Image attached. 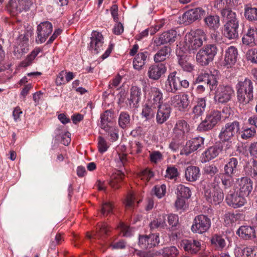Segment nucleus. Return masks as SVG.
I'll return each instance as SVG.
<instances>
[{
  "label": "nucleus",
  "mask_w": 257,
  "mask_h": 257,
  "mask_svg": "<svg viewBox=\"0 0 257 257\" xmlns=\"http://www.w3.org/2000/svg\"><path fill=\"white\" fill-rule=\"evenodd\" d=\"M222 16L225 21L222 33L228 39H235L238 37L239 21L236 14L232 11L224 10Z\"/></svg>",
  "instance_id": "obj_1"
},
{
  "label": "nucleus",
  "mask_w": 257,
  "mask_h": 257,
  "mask_svg": "<svg viewBox=\"0 0 257 257\" xmlns=\"http://www.w3.org/2000/svg\"><path fill=\"white\" fill-rule=\"evenodd\" d=\"M206 35L203 30L197 29L191 34L185 36V42L187 50L190 53H194L206 40Z\"/></svg>",
  "instance_id": "obj_2"
},
{
  "label": "nucleus",
  "mask_w": 257,
  "mask_h": 257,
  "mask_svg": "<svg viewBox=\"0 0 257 257\" xmlns=\"http://www.w3.org/2000/svg\"><path fill=\"white\" fill-rule=\"evenodd\" d=\"M220 182V177L217 175L214 178L213 187L205 188L204 196L206 200L212 204H219L224 199L223 191L218 186Z\"/></svg>",
  "instance_id": "obj_3"
},
{
  "label": "nucleus",
  "mask_w": 257,
  "mask_h": 257,
  "mask_svg": "<svg viewBox=\"0 0 257 257\" xmlns=\"http://www.w3.org/2000/svg\"><path fill=\"white\" fill-rule=\"evenodd\" d=\"M238 101L243 105L246 104L253 98V86L248 79L239 81L236 85Z\"/></svg>",
  "instance_id": "obj_4"
},
{
  "label": "nucleus",
  "mask_w": 257,
  "mask_h": 257,
  "mask_svg": "<svg viewBox=\"0 0 257 257\" xmlns=\"http://www.w3.org/2000/svg\"><path fill=\"white\" fill-rule=\"evenodd\" d=\"M217 51L218 49L215 45H206L197 53L196 61L201 66H206L213 61Z\"/></svg>",
  "instance_id": "obj_5"
},
{
  "label": "nucleus",
  "mask_w": 257,
  "mask_h": 257,
  "mask_svg": "<svg viewBox=\"0 0 257 257\" xmlns=\"http://www.w3.org/2000/svg\"><path fill=\"white\" fill-rule=\"evenodd\" d=\"M221 118V112L213 110L208 113L204 120L198 125L197 130L200 132H204L212 129Z\"/></svg>",
  "instance_id": "obj_6"
},
{
  "label": "nucleus",
  "mask_w": 257,
  "mask_h": 257,
  "mask_svg": "<svg viewBox=\"0 0 257 257\" xmlns=\"http://www.w3.org/2000/svg\"><path fill=\"white\" fill-rule=\"evenodd\" d=\"M239 130L240 124L237 121L226 123L221 128L218 137L221 141H230L238 134Z\"/></svg>",
  "instance_id": "obj_7"
},
{
  "label": "nucleus",
  "mask_w": 257,
  "mask_h": 257,
  "mask_svg": "<svg viewBox=\"0 0 257 257\" xmlns=\"http://www.w3.org/2000/svg\"><path fill=\"white\" fill-rule=\"evenodd\" d=\"M210 225L209 218L204 215H199L194 219L191 229L194 233L202 234L208 230Z\"/></svg>",
  "instance_id": "obj_8"
},
{
  "label": "nucleus",
  "mask_w": 257,
  "mask_h": 257,
  "mask_svg": "<svg viewBox=\"0 0 257 257\" xmlns=\"http://www.w3.org/2000/svg\"><path fill=\"white\" fill-rule=\"evenodd\" d=\"M233 94L234 90L231 86L220 85L216 91L214 100L218 103H225L230 100Z\"/></svg>",
  "instance_id": "obj_9"
},
{
  "label": "nucleus",
  "mask_w": 257,
  "mask_h": 257,
  "mask_svg": "<svg viewBox=\"0 0 257 257\" xmlns=\"http://www.w3.org/2000/svg\"><path fill=\"white\" fill-rule=\"evenodd\" d=\"M204 147V139L200 137L194 138L187 142L183 149L181 151V154L188 156L198 149H202Z\"/></svg>",
  "instance_id": "obj_10"
},
{
  "label": "nucleus",
  "mask_w": 257,
  "mask_h": 257,
  "mask_svg": "<svg viewBox=\"0 0 257 257\" xmlns=\"http://www.w3.org/2000/svg\"><path fill=\"white\" fill-rule=\"evenodd\" d=\"M52 30L53 26L50 22L45 21L41 23L37 26L36 42L42 44L45 42L49 35L52 33Z\"/></svg>",
  "instance_id": "obj_11"
},
{
  "label": "nucleus",
  "mask_w": 257,
  "mask_h": 257,
  "mask_svg": "<svg viewBox=\"0 0 257 257\" xmlns=\"http://www.w3.org/2000/svg\"><path fill=\"white\" fill-rule=\"evenodd\" d=\"M170 103L171 106L178 110L184 111L189 104V96L185 93L176 94L171 97Z\"/></svg>",
  "instance_id": "obj_12"
},
{
  "label": "nucleus",
  "mask_w": 257,
  "mask_h": 257,
  "mask_svg": "<svg viewBox=\"0 0 257 257\" xmlns=\"http://www.w3.org/2000/svg\"><path fill=\"white\" fill-rule=\"evenodd\" d=\"M90 39L88 47L89 50L93 54L98 53L103 49V37L102 35L98 32L93 31Z\"/></svg>",
  "instance_id": "obj_13"
},
{
  "label": "nucleus",
  "mask_w": 257,
  "mask_h": 257,
  "mask_svg": "<svg viewBox=\"0 0 257 257\" xmlns=\"http://www.w3.org/2000/svg\"><path fill=\"white\" fill-rule=\"evenodd\" d=\"M142 89L137 86H133L130 89V97L127 99V105L131 108L136 109L140 106L142 98Z\"/></svg>",
  "instance_id": "obj_14"
},
{
  "label": "nucleus",
  "mask_w": 257,
  "mask_h": 257,
  "mask_svg": "<svg viewBox=\"0 0 257 257\" xmlns=\"http://www.w3.org/2000/svg\"><path fill=\"white\" fill-rule=\"evenodd\" d=\"M205 15V11L201 8L191 9L183 15L182 21L186 24H189L201 19Z\"/></svg>",
  "instance_id": "obj_15"
},
{
  "label": "nucleus",
  "mask_w": 257,
  "mask_h": 257,
  "mask_svg": "<svg viewBox=\"0 0 257 257\" xmlns=\"http://www.w3.org/2000/svg\"><path fill=\"white\" fill-rule=\"evenodd\" d=\"M179 77L177 75V72L171 73L165 83L164 89L167 92L175 93L180 90Z\"/></svg>",
  "instance_id": "obj_16"
},
{
  "label": "nucleus",
  "mask_w": 257,
  "mask_h": 257,
  "mask_svg": "<svg viewBox=\"0 0 257 257\" xmlns=\"http://www.w3.org/2000/svg\"><path fill=\"white\" fill-rule=\"evenodd\" d=\"M245 196L240 194L238 191H230L226 197V201L228 205L234 208L243 206L246 202Z\"/></svg>",
  "instance_id": "obj_17"
},
{
  "label": "nucleus",
  "mask_w": 257,
  "mask_h": 257,
  "mask_svg": "<svg viewBox=\"0 0 257 257\" xmlns=\"http://www.w3.org/2000/svg\"><path fill=\"white\" fill-rule=\"evenodd\" d=\"M236 188L240 194L247 197L252 189V182L251 180L246 177L238 178L236 181Z\"/></svg>",
  "instance_id": "obj_18"
},
{
  "label": "nucleus",
  "mask_w": 257,
  "mask_h": 257,
  "mask_svg": "<svg viewBox=\"0 0 257 257\" xmlns=\"http://www.w3.org/2000/svg\"><path fill=\"white\" fill-rule=\"evenodd\" d=\"M189 130V125L185 120H178L173 128L174 135L179 140H183L187 137Z\"/></svg>",
  "instance_id": "obj_19"
},
{
  "label": "nucleus",
  "mask_w": 257,
  "mask_h": 257,
  "mask_svg": "<svg viewBox=\"0 0 257 257\" xmlns=\"http://www.w3.org/2000/svg\"><path fill=\"white\" fill-rule=\"evenodd\" d=\"M159 243L158 234L142 235L139 238V245L143 248H151L156 246Z\"/></svg>",
  "instance_id": "obj_20"
},
{
  "label": "nucleus",
  "mask_w": 257,
  "mask_h": 257,
  "mask_svg": "<svg viewBox=\"0 0 257 257\" xmlns=\"http://www.w3.org/2000/svg\"><path fill=\"white\" fill-rule=\"evenodd\" d=\"M180 245L186 251L191 254L197 253L200 250L201 246L200 242L195 239L182 240Z\"/></svg>",
  "instance_id": "obj_21"
},
{
  "label": "nucleus",
  "mask_w": 257,
  "mask_h": 257,
  "mask_svg": "<svg viewBox=\"0 0 257 257\" xmlns=\"http://www.w3.org/2000/svg\"><path fill=\"white\" fill-rule=\"evenodd\" d=\"M33 3V0H10L9 6L13 11L20 13L29 10Z\"/></svg>",
  "instance_id": "obj_22"
},
{
  "label": "nucleus",
  "mask_w": 257,
  "mask_h": 257,
  "mask_svg": "<svg viewBox=\"0 0 257 257\" xmlns=\"http://www.w3.org/2000/svg\"><path fill=\"white\" fill-rule=\"evenodd\" d=\"M166 70V67L164 63L154 64L149 68L148 76L151 79L158 80Z\"/></svg>",
  "instance_id": "obj_23"
},
{
  "label": "nucleus",
  "mask_w": 257,
  "mask_h": 257,
  "mask_svg": "<svg viewBox=\"0 0 257 257\" xmlns=\"http://www.w3.org/2000/svg\"><path fill=\"white\" fill-rule=\"evenodd\" d=\"M149 99L148 103L152 105L154 107L162 105L163 93L158 88H151L149 92Z\"/></svg>",
  "instance_id": "obj_24"
},
{
  "label": "nucleus",
  "mask_w": 257,
  "mask_h": 257,
  "mask_svg": "<svg viewBox=\"0 0 257 257\" xmlns=\"http://www.w3.org/2000/svg\"><path fill=\"white\" fill-rule=\"evenodd\" d=\"M177 34V32L173 30L165 32L159 38L154 40V43L157 46H160L168 43H173L175 41Z\"/></svg>",
  "instance_id": "obj_25"
},
{
  "label": "nucleus",
  "mask_w": 257,
  "mask_h": 257,
  "mask_svg": "<svg viewBox=\"0 0 257 257\" xmlns=\"http://www.w3.org/2000/svg\"><path fill=\"white\" fill-rule=\"evenodd\" d=\"M206 102L205 98H199L192 110V119L196 120L202 116L205 112Z\"/></svg>",
  "instance_id": "obj_26"
},
{
  "label": "nucleus",
  "mask_w": 257,
  "mask_h": 257,
  "mask_svg": "<svg viewBox=\"0 0 257 257\" xmlns=\"http://www.w3.org/2000/svg\"><path fill=\"white\" fill-rule=\"evenodd\" d=\"M158 111L156 114V121L161 124L165 122L170 117L171 108L165 105L157 107Z\"/></svg>",
  "instance_id": "obj_27"
},
{
  "label": "nucleus",
  "mask_w": 257,
  "mask_h": 257,
  "mask_svg": "<svg viewBox=\"0 0 257 257\" xmlns=\"http://www.w3.org/2000/svg\"><path fill=\"white\" fill-rule=\"evenodd\" d=\"M238 5V0H215L214 7L221 10V14L224 10L232 11L231 8Z\"/></svg>",
  "instance_id": "obj_28"
},
{
  "label": "nucleus",
  "mask_w": 257,
  "mask_h": 257,
  "mask_svg": "<svg viewBox=\"0 0 257 257\" xmlns=\"http://www.w3.org/2000/svg\"><path fill=\"white\" fill-rule=\"evenodd\" d=\"M220 152L221 150L219 147L213 146L209 147L202 153V162L204 163L209 162L216 157Z\"/></svg>",
  "instance_id": "obj_29"
},
{
  "label": "nucleus",
  "mask_w": 257,
  "mask_h": 257,
  "mask_svg": "<svg viewBox=\"0 0 257 257\" xmlns=\"http://www.w3.org/2000/svg\"><path fill=\"white\" fill-rule=\"evenodd\" d=\"M237 50L234 46L229 47L225 51L224 61L226 65H233L236 61Z\"/></svg>",
  "instance_id": "obj_30"
},
{
  "label": "nucleus",
  "mask_w": 257,
  "mask_h": 257,
  "mask_svg": "<svg viewBox=\"0 0 257 257\" xmlns=\"http://www.w3.org/2000/svg\"><path fill=\"white\" fill-rule=\"evenodd\" d=\"M148 56L149 53L147 51L139 52L133 60L134 68L136 70H141L146 64Z\"/></svg>",
  "instance_id": "obj_31"
},
{
  "label": "nucleus",
  "mask_w": 257,
  "mask_h": 257,
  "mask_svg": "<svg viewBox=\"0 0 257 257\" xmlns=\"http://www.w3.org/2000/svg\"><path fill=\"white\" fill-rule=\"evenodd\" d=\"M200 176L199 168L196 166H189L185 171V177L188 181L194 182L196 181Z\"/></svg>",
  "instance_id": "obj_32"
},
{
  "label": "nucleus",
  "mask_w": 257,
  "mask_h": 257,
  "mask_svg": "<svg viewBox=\"0 0 257 257\" xmlns=\"http://www.w3.org/2000/svg\"><path fill=\"white\" fill-rule=\"evenodd\" d=\"M238 161L235 158H230L224 166V175L228 177H232L237 171Z\"/></svg>",
  "instance_id": "obj_33"
},
{
  "label": "nucleus",
  "mask_w": 257,
  "mask_h": 257,
  "mask_svg": "<svg viewBox=\"0 0 257 257\" xmlns=\"http://www.w3.org/2000/svg\"><path fill=\"white\" fill-rule=\"evenodd\" d=\"M236 233L244 239L255 238V229L251 226H242L238 228Z\"/></svg>",
  "instance_id": "obj_34"
},
{
  "label": "nucleus",
  "mask_w": 257,
  "mask_h": 257,
  "mask_svg": "<svg viewBox=\"0 0 257 257\" xmlns=\"http://www.w3.org/2000/svg\"><path fill=\"white\" fill-rule=\"evenodd\" d=\"M257 34V29L249 28L246 35L242 38L243 44L251 47L256 45L255 35Z\"/></svg>",
  "instance_id": "obj_35"
},
{
  "label": "nucleus",
  "mask_w": 257,
  "mask_h": 257,
  "mask_svg": "<svg viewBox=\"0 0 257 257\" xmlns=\"http://www.w3.org/2000/svg\"><path fill=\"white\" fill-rule=\"evenodd\" d=\"M171 53V48L164 46L159 50L154 56V60L156 63L165 61L169 57Z\"/></svg>",
  "instance_id": "obj_36"
},
{
  "label": "nucleus",
  "mask_w": 257,
  "mask_h": 257,
  "mask_svg": "<svg viewBox=\"0 0 257 257\" xmlns=\"http://www.w3.org/2000/svg\"><path fill=\"white\" fill-rule=\"evenodd\" d=\"M204 21L209 29L215 30L220 25L219 17L217 15H209L204 19Z\"/></svg>",
  "instance_id": "obj_37"
},
{
  "label": "nucleus",
  "mask_w": 257,
  "mask_h": 257,
  "mask_svg": "<svg viewBox=\"0 0 257 257\" xmlns=\"http://www.w3.org/2000/svg\"><path fill=\"white\" fill-rule=\"evenodd\" d=\"M113 113L109 110H106L103 113L101 114L100 126L102 129L107 128L110 126L109 124L112 120Z\"/></svg>",
  "instance_id": "obj_38"
},
{
  "label": "nucleus",
  "mask_w": 257,
  "mask_h": 257,
  "mask_svg": "<svg viewBox=\"0 0 257 257\" xmlns=\"http://www.w3.org/2000/svg\"><path fill=\"white\" fill-rule=\"evenodd\" d=\"M157 107H154L152 105L147 103L143 108L141 115L145 120L148 121L153 119L155 113V109Z\"/></svg>",
  "instance_id": "obj_39"
},
{
  "label": "nucleus",
  "mask_w": 257,
  "mask_h": 257,
  "mask_svg": "<svg viewBox=\"0 0 257 257\" xmlns=\"http://www.w3.org/2000/svg\"><path fill=\"white\" fill-rule=\"evenodd\" d=\"M249 153L251 156L252 158L251 159L250 161L252 160V163L253 164L252 166L253 168L250 171V176L252 177H255L257 175V172L255 170L256 167V158L257 157V145L256 143H254L252 144L249 147Z\"/></svg>",
  "instance_id": "obj_40"
},
{
  "label": "nucleus",
  "mask_w": 257,
  "mask_h": 257,
  "mask_svg": "<svg viewBox=\"0 0 257 257\" xmlns=\"http://www.w3.org/2000/svg\"><path fill=\"white\" fill-rule=\"evenodd\" d=\"M166 218L164 214L160 215L156 220H154L150 224V228L151 229L157 228L165 229L167 228V225L166 223Z\"/></svg>",
  "instance_id": "obj_41"
},
{
  "label": "nucleus",
  "mask_w": 257,
  "mask_h": 257,
  "mask_svg": "<svg viewBox=\"0 0 257 257\" xmlns=\"http://www.w3.org/2000/svg\"><path fill=\"white\" fill-rule=\"evenodd\" d=\"M235 251L236 253H241V256L244 257L245 255L246 257H255L256 256V251L255 247H246L243 248L237 247L235 249Z\"/></svg>",
  "instance_id": "obj_42"
},
{
  "label": "nucleus",
  "mask_w": 257,
  "mask_h": 257,
  "mask_svg": "<svg viewBox=\"0 0 257 257\" xmlns=\"http://www.w3.org/2000/svg\"><path fill=\"white\" fill-rule=\"evenodd\" d=\"M211 244L219 249H222L226 245V241L223 236L214 234L211 239Z\"/></svg>",
  "instance_id": "obj_43"
},
{
  "label": "nucleus",
  "mask_w": 257,
  "mask_h": 257,
  "mask_svg": "<svg viewBox=\"0 0 257 257\" xmlns=\"http://www.w3.org/2000/svg\"><path fill=\"white\" fill-rule=\"evenodd\" d=\"M109 229L107 228V225L106 224H102L99 226V229L93 235L87 233V236L88 238H101L104 234H107L108 232Z\"/></svg>",
  "instance_id": "obj_44"
},
{
  "label": "nucleus",
  "mask_w": 257,
  "mask_h": 257,
  "mask_svg": "<svg viewBox=\"0 0 257 257\" xmlns=\"http://www.w3.org/2000/svg\"><path fill=\"white\" fill-rule=\"evenodd\" d=\"M178 253V249L174 246L165 247L159 252V254H162L164 257H175Z\"/></svg>",
  "instance_id": "obj_45"
},
{
  "label": "nucleus",
  "mask_w": 257,
  "mask_h": 257,
  "mask_svg": "<svg viewBox=\"0 0 257 257\" xmlns=\"http://www.w3.org/2000/svg\"><path fill=\"white\" fill-rule=\"evenodd\" d=\"M131 118L130 115L126 112H121L118 118V124L122 128L127 127L130 124Z\"/></svg>",
  "instance_id": "obj_46"
},
{
  "label": "nucleus",
  "mask_w": 257,
  "mask_h": 257,
  "mask_svg": "<svg viewBox=\"0 0 257 257\" xmlns=\"http://www.w3.org/2000/svg\"><path fill=\"white\" fill-rule=\"evenodd\" d=\"M178 197L188 199L191 195L190 189L183 185L179 184L177 188Z\"/></svg>",
  "instance_id": "obj_47"
},
{
  "label": "nucleus",
  "mask_w": 257,
  "mask_h": 257,
  "mask_svg": "<svg viewBox=\"0 0 257 257\" xmlns=\"http://www.w3.org/2000/svg\"><path fill=\"white\" fill-rule=\"evenodd\" d=\"M223 144L220 147L221 152L224 156L230 155L233 153V147L232 141H222Z\"/></svg>",
  "instance_id": "obj_48"
},
{
  "label": "nucleus",
  "mask_w": 257,
  "mask_h": 257,
  "mask_svg": "<svg viewBox=\"0 0 257 257\" xmlns=\"http://www.w3.org/2000/svg\"><path fill=\"white\" fill-rule=\"evenodd\" d=\"M245 17L249 21L255 20L257 18V8L246 6L244 12Z\"/></svg>",
  "instance_id": "obj_49"
},
{
  "label": "nucleus",
  "mask_w": 257,
  "mask_h": 257,
  "mask_svg": "<svg viewBox=\"0 0 257 257\" xmlns=\"http://www.w3.org/2000/svg\"><path fill=\"white\" fill-rule=\"evenodd\" d=\"M42 50L40 48H35L31 53L28 55L25 61L22 63V66L23 67H27L30 65L33 60L38 55V54L42 52Z\"/></svg>",
  "instance_id": "obj_50"
},
{
  "label": "nucleus",
  "mask_w": 257,
  "mask_h": 257,
  "mask_svg": "<svg viewBox=\"0 0 257 257\" xmlns=\"http://www.w3.org/2000/svg\"><path fill=\"white\" fill-rule=\"evenodd\" d=\"M179 175L178 169L175 166L170 165L167 168L165 177L169 179L176 180Z\"/></svg>",
  "instance_id": "obj_51"
},
{
  "label": "nucleus",
  "mask_w": 257,
  "mask_h": 257,
  "mask_svg": "<svg viewBox=\"0 0 257 257\" xmlns=\"http://www.w3.org/2000/svg\"><path fill=\"white\" fill-rule=\"evenodd\" d=\"M123 176L124 175L121 172L114 175L112 177L111 180L109 182L110 186L114 189L118 188L120 186L119 183L122 180Z\"/></svg>",
  "instance_id": "obj_52"
},
{
  "label": "nucleus",
  "mask_w": 257,
  "mask_h": 257,
  "mask_svg": "<svg viewBox=\"0 0 257 257\" xmlns=\"http://www.w3.org/2000/svg\"><path fill=\"white\" fill-rule=\"evenodd\" d=\"M103 130L108 133V135L110 137V140L111 142H115L118 139V131L115 127L110 126Z\"/></svg>",
  "instance_id": "obj_53"
},
{
  "label": "nucleus",
  "mask_w": 257,
  "mask_h": 257,
  "mask_svg": "<svg viewBox=\"0 0 257 257\" xmlns=\"http://www.w3.org/2000/svg\"><path fill=\"white\" fill-rule=\"evenodd\" d=\"M166 186L164 184L155 186L152 192L159 198H161L166 193Z\"/></svg>",
  "instance_id": "obj_54"
},
{
  "label": "nucleus",
  "mask_w": 257,
  "mask_h": 257,
  "mask_svg": "<svg viewBox=\"0 0 257 257\" xmlns=\"http://www.w3.org/2000/svg\"><path fill=\"white\" fill-rule=\"evenodd\" d=\"M203 171L205 174L213 176L218 172V169L214 164H209L205 166Z\"/></svg>",
  "instance_id": "obj_55"
},
{
  "label": "nucleus",
  "mask_w": 257,
  "mask_h": 257,
  "mask_svg": "<svg viewBox=\"0 0 257 257\" xmlns=\"http://www.w3.org/2000/svg\"><path fill=\"white\" fill-rule=\"evenodd\" d=\"M167 220L169 225L171 228L176 227L179 224V217L177 215L169 214L167 216Z\"/></svg>",
  "instance_id": "obj_56"
},
{
  "label": "nucleus",
  "mask_w": 257,
  "mask_h": 257,
  "mask_svg": "<svg viewBox=\"0 0 257 257\" xmlns=\"http://www.w3.org/2000/svg\"><path fill=\"white\" fill-rule=\"evenodd\" d=\"M121 232L122 233L123 236L129 237L132 235V230L130 227L126 224L121 223L118 226Z\"/></svg>",
  "instance_id": "obj_57"
},
{
  "label": "nucleus",
  "mask_w": 257,
  "mask_h": 257,
  "mask_svg": "<svg viewBox=\"0 0 257 257\" xmlns=\"http://www.w3.org/2000/svg\"><path fill=\"white\" fill-rule=\"evenodd\" d=\"M255 132L256 131L254 127L245 128L241 132V138L243 139H247L253 136Z\"/></svg>",
  "instance_id": "obj_58"
},
{
  "label": "nucleus",
  "mask_w": 257,
  "mask_h": 257,
  "mask_svg": "<svg viewBox=\"0 0 257 257\" xmlns=\"http://www.w3.org/2000/svg\"><path fill=\"white\" fill-rule=\"evenodd\" d=\"M98 148L99 151L101 153L106 152L108 148L106 141L103 138L100 136L98 138Z\"/></svg>",
  "instance_id": "obj_59"
},
{
  "label": "nucleus",
  "mask_w": 257,
  "mask_h": 257,
  "mask_svg": "<svg viewBox=\"0 0 257 257\" xmlns=\"http://www.w3.org/2000/svg\"><path fill=\"white\" fill-rule=\"evenodd\" d=\"M232 177H228L226 175L224 177L220 178L221 183L225 190L229 189L232 185Z\"/></svg>",
  "instance_id": "obj_60"
},
{
  "label": "nucleus",
  "mask_w": 257,
  "mask_h": 257,
  "mask_svg": "<svg viewBox=\"0 0 257 257\" xmlns=\"http://www.w3.org/2000/svg\"><path fill=\"white\" fill-rule=\"evenodd\" d=\"M247 59L253 63H256L257 50L256 49H251L249 50L246 53Z\"/></svg>",
  "instance_id": "obj_61"
},
{
  "label": "nucleus",
  "mask_w": 257,
  "mask_h": 257,
  "mask_svg": "<svg viewBox=\"0 0 257 257\" xmlns=\"http://www.w3.org/2000/svg\"><path fill=\"white\" fill-rule=\"evenodd\" d=\"M185 198L178 197L175 202V207L177 210H184L187 207Z\"/></svg>",
  "instance_id": "obj_62"
},
{
  "label": "nucleus",
  "mask_w": 257,
  "mask_h": 257,
  "mask_svg": "<svg viewBox=\"0 0 257 257\" xmlns=\"http://www.w3.org/2000/svg\"><path fill=\"white\" fill-rule=\"evenodd\" d=\"M205 85H206V87H209L211 90H213L214 88L216 87L217 85V81L214 75H208Z\"/></svg>",
  "instance_id": "obj_63"
},
{
  "label": "nucleus",
  "mask_w": 257,
  "mask_h": 257,
  "mask_svg": "<svg viewBox=\"0 0 257 257\" xmlns=\"http://www.w3.org/2000/svg\"><path fill=\"white\" fill-rule=\"evenodd\" d=\"M163 159L162 154L159 151H155L150 155V160L152 162L157 163Z\"/></svg>",
  "instance_id": "obj_64"
}]
</instances>
